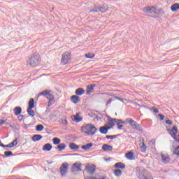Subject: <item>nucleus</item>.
Segmentation results:
<instances>
[{
    "mask_svg": "<svg viewBox=\"0 0 179 179\" xmlns=\"http://www.w3.org/2000/svg\"><path fill=\"white\" fill-rule=\"evenodd\" d=\"M41 63V57L40 56V53L34 52L33 53L27 62V64L30 65V66H38Z\"/></svg>",
    "mask_w": 179,
    "mask_h": 179,
    "instance_id": "1",
    "label": "nucleus"
},
{
    "mask_svg": "<svg viewBox=\"0 0 179 179\" xmlns=\"http://www.w3.org/2000/svg\"><path fill=\"white\" fill-rule=\"evenodd\" d=\"M81 131L89 136L90 135H94L97 132V128L92 124H88L81 127Z\"/></svg>",
    "mask_w": 179,
    "mask_h": 179,
    "instance_id": "2",
    "label": "nucleus"
},
{
    "mask_svg": "<svg viewBox=\"0 0 179 179\" xmlns=\"http://www.w3.org/2000/svg\"><path fill=\"white\" fill-rule=\"evenodd\" d=\"M125 122H127V124H130L133 129H136V131H143L142 126L138 124V122H136L135 120H132L131 118L126 119Z\"/></svg>",
    "mask_w": 179,
    "mask_h": 179,
    "instance_id": "3",
    "label": "nucleus"
},
{
    "mask_svg": "<svg viewBox=\"0 0 179 179\" xmlns=\"http://www.w3.org/2000/svg\"><path fill=\"white\" fill-rule=\"evenodd\" d=\"M71 59H72V55L69 52H65L62 56L61 63L62 65H66Z\"/></svg>",
    "mask_w": 179,
    "mask_h": 179,
    "instance_id": "4",
    "label": "nucleus"
},
{
    "mask_svg": "<svg viewBox=\"0 0 179 179\" xmlns=\"http://www.w3.org/2000/svg\"><path fill=\"white\" fill-rule=\"evenodd\" d=\"M33 108H34V99L33 98H31L28 103L27 108V113L29 115H30V117H34V115H36V113H34Z\"/></svg>",
    "mask_w": 179,
    "mask_h": 179,
    "instance_id": "5",
    "label": "nucleus"
},
{
    "mask_svg": "<svg viewBox=\"0 0 179 179\" xmlns=\"http://www.w3.org/2000/svg\"><path fill=\"white\" fill-rule=\"evenodd\" d=\"M168 131L174 141L179 142V132L177 126H173L171 130L168 129ZM177 134H178V135H177Z\"/></svg>",
    "mask_w": 179,
    "mask_h": 179,
    "instance_id": "6",
    "label": "nucleus"
},
{
    "mask_svg": "<svg viewBox=\"0 0 179 179\" xmlns=\"http://www.w3.org/2000/svg\"><path fill=\"white\" fill-rule=\"evenodd\" d=\"M69 169V164L67 162H64L62 164L59 171L62 177H65L66 176V173H68V170Z\"/></svg>",
    "mask_w": 179,
    "mask_h": 179,
    "instance_id": "7",
    "label": "nucleus"
},
{
    "mask_svg": "<svg viewBox=\"0 0 179 179\" xmlns=\"http://www.w3.org/2000/svg\"><path fill=\"white\" fill-rule=\"evenodd\" d=\"M85 171L92 176L96 172V166L94 164H86Z\"/></svg>",
    "mask_w": 179,
    "mask_h": 179,
    "instance_id": "8",
    "label": "nucleus"
},
{
    "mask_svg": "<svg viewBox=\"0 0 179 179\" xmlns=\"http://www.w3.org/2000/svg\"><path fill=\"white\" fill-rule=\"evenodd\" d=\"M52 91L51 90H45L42 92H41L38 97H40V96H45L46 97V99H48V100L50 101V100H55V98H54V95H52L51 94Z\"/></svg>",
    "mask_w": 179,
    "mask_h": 179,
    "instance_id": "9",
    "label": "nucleus"
},
{
    "mask_svg": "<svg viewBox=\"0 0 179 179\" xmlns=\"http://www.w3.org/2000/svg\"><path fill=\"white\" fill-rule=\"evenodd\" d=\"M78 171H82L81 162H76L71 166V173H78Z\"/></svg>",
    "mask_w": 179,
    "mask_h": 179,
    "instance_id": "10",
    "label": "nucleus"
},
{
    "mask_svg": "<svg viewBox=\"0 0 179 179\" xmlns=\"http://www.w3.org/2000/svg\"><path fill=\"white\" fill-rule=\"evenodd\" d=\"M108 10V6L103 4L101 7L98 8L96 10H92L90 12L94 13H97V12H101L102 13H106Z\"/></svg>",
    "mask_w": 179,
    "mask_h": 179,
    "instance_id": "11",
    "label": "nucleus"
},
{
    "mask_svg": "<svg viewBox=\"0 0 179 179\" xmlns=\"http://www.w3.org/2000/svg\"><path fill=\"white\" fill-rule=\"evenodd\" d=\"M157 8H156V7L155 6H147V7H145L144 9H143V12L145 13H154L155 15H156V13H157Z\"/></svg>",
    "mask_w": 179,
    "mask_h": 179,
    "instance_id": "12",
    "label": "nucleus"
},
{
    "mask_svg": "<svg viewBox=\"0 0 179 179\" xmlns=\"http://www.w3.org/2000/svg\"><path fill=\"white\" fill-rule=\"evenodd\" d=\"M71 120L75 122H82V121H83V117L80 113H77L75 115L71 116Z\"/></svg>",
    "mask_w": 179,
    "mask_h": 179,
    "instance_id": "13",
    "label": "nucleus"
},
{
    "mask_svg": "<svg viewBox=\"0 0 179 179\" xmlns=\"http://www.w3.org/2000/svg\"><path fill=\"white\" fill-rule=\"evenodd\" d=\"M161 157L162 163H164L165 164H167V163H170V156H169V154L162 153Z\"/></svg>",
    "mask_w": 179,
    "mask_h": 179,
    "instance_id": "14",
    "label": "nucleus"
},
{
    "mask_svg": "<svg viewBox=\"0 0 179 179\" xmlns=\"http://www.w3.org/2000/svg\"><path fill=\"white\" fill-rule=\"evenodd\" d=\"M108 129H111V127L108 125H105L99 128V132L101 134H106L107 132H108Z\"/></svg>",
    "mask_w": 179,
    "mask_h": 179,
    "instance_id": "15",
    "label": "nucleus"
},
{
    "mask_svg": "<svg viewBox=\"0 0 179 179\" xmlns=\"http://www.w3.org/2000/svg\"><path fill=\"white\" fill-rule=\"evenodd\" d=\"M16 145H17V140L15 139L12 143H10L6 145H5L1 143L0 146H1V148H13L14 146H16Z\"/></svg>",
    "mask_w": 179,
    "mask_h": 179,
    "instance_id": "16",
    "label": "nucleus"
},
{
    "mask_svg": "<svg viewBox=\"0 0 179 179\" xmlns=\"http://www.w3.org/2000/svg\"><path fill=\"white\" fill-rule=\"evenodd\" d=\"M140 146V150L141 152H142L143 153H146V145H145V140H142V143L139 144Z\"/></svg>",
    "mask_w": 179,
    "mask_h": 179,
    "instance_id": "17",
    "label": "nucleus"
},
{
    "mask_svg": "<svg viewBox=\"0 0 179 179\" xmlns=\"http://www.w3.org/2000/svg\"><path fill=\"white\" fill-rule=\"evenodd\" d=\"M71 100L74 104H78V102L80 101V98L78 95H73L71 96Z\"/></svg>",
    "mask_w": 179,
    "mask_h": 179,
    "instance_id": "18",
    "label": "nucleus"
},
{
    "mask_svg": "<svg viewBox=\"0 0 179 179\" xmlns=\"http://www.w3.org/2000/svg\"><path fill=\"white\" fill-rule=\"evenodd\" d=\"M94 85H90L87 86L86 92L87 94H90L93 93V90H94Z\"/></svg>",
    "mask_w": 179,
    "mask_h": 179,
    "instance_id": "19",
    "label": "nucleus"
},
{
    "mask_svg": "<svg viewBox=\"0 0 179 179\" xmlns=\"http://www.w3.org/2000/svg\"><path fill=\"white\" fill-rule=\"evenodd\" d=\"M102 150H103L104 152H111V150H113V146L107 144H103L102 145Z\"/></svg>",
    "mask_w": 179,
    "mask_h": 179,
    "instance_id": "20",
    "label": "nucleus"
},
{
    "mask_svg": "<svg viewBox=\"0 0 179 179\" xmlns=\"http://www.w3.org/2000/svg\"><path fill=\"white\" fill-rule=\"evenodd\" d=\"M114 167L115 169H121L122 170H124V169H125V164L122 162H117L115 164Z\"/></svg>",
    "mask_w": 179,
    "mask_h": 179,
    "instance_id": "21",
    "label": "nucleus"
},
{
    "mask_svg": "<svg viewBox=\"0 0 179 179\" xmlns=\"http://www.w3.org/2000/svg\"><path fill=\"white\" fill-rule=\"evenodd\" d=\"M51 149H52V145L50 143H46L43 147V150H44L45 152H50Z\"/></svg>",
    "mask_w": 179,
    "mask_h": 179,
    "instance_id": "22",
    "label": "nucleus"
},
{
    "mask_svg": "<svg viewBox=\"0 0 179 179\" xmlns=\"http://www.w3.org/2000/svg\"><path fill=\"white\" fill-rule=\"evenodd\" d=\"M125 157L128 159V160H134V152L132 151H129L125 154Z\"/></svg>",
    "mask_w": 179,
    "mask_h": 179,
    "instance_id": "23",
    "label": "nucleus"
},
{
    "mask_svg": "<svg viewBox=\"0 0 179 179\" xmlns=\"http://www.w3.org/2000/svg\"><path fill=\"white\" fill-rule=\"evenodd\" d=\"M76 96H82L83 94H85V89L83 88H78L76 90L75 92Z\"/></svg>",
    "mask_w": 179,
    "mask_h": 179,
    "instance_id": "24",
    "label": "nucleus"
},
{
    "mask_svg": "<svg viewBox=\"0 0 179 179\" xmlns=\"http://www.w3.org/2000/svg\"><path fill=\"white\" fill-rule=\"evenodd\" d=\"M14 114L15 115H20V114H22V107L17 106L14 108Z\"/></svg>",
    "mask_w": 179,
    "mask_h": 179,
    "instance_id": "25",
    "label": "nucleus"
},
{
    "mask_svg": "<svg viewBox=\"0 0 179 179\" xmlns=\"http://www.w3.org/2000/svg\"><path fill=\"white\" fill-rule=\"evenodd\" d=\"M41 139H43V136L40 134H36L32 137V141L34 142H37V141H41Z\"/></svg>",
    "mask_w": 179,
    "mask_h": 179,
    "instance_id": "26",
    "label": "nucleus"
},
{
    "mask_svg": "<svg viewBox=\"0 0 179 179\" xmlns=\"http://www.w3.org/2000/svg\"><path fill=\"white\" fill-rule=\"evenodd\" d=\"M171 10H172V12H176V10H179V3H176L172 5L171 7Z\"/></svg>",
    "mask_w": 179,
    "mask_h": 179,
    "instance_id": "27",
    "label": "nucleus"
},
{
    "mask_svg": "<svg viewBox=\"0 0 179 179\" xmlns=\"http://www.w3.org/2000/svg\"><path fill=\"white\" fill-rule=\"evenodd\" d=\"M93 143H87L85 145L81 146V149H83V150H88V149H90V148H92Z\"/></svg>",
    "mask_w": 179,
    "mask_h": 179,
    "instance_id": "28",
    "label": "nucleus"
},
{
    "mask_svg": "<svg viewBox=\"0 0 179 179\" xmlns=\"http://www.w3.org/2000/svg\"><path fill=\"white\" fill-rule=\"evenodd\" d=\"M113 174L115 177H121L122 176V171L120 169H116L113 171Z\"/></svg>",
    "mask_w": 179,
    "mask_h": 179,
    "instance_id": "29",
    "label": "nucleus"
},
{
    "mask_svg": "<svg viewBox=\"0 0 179 179\" xmlns=\"http://www.w3.org/2000/svg\"><path fill=\"white\" fill-rule=\"evenodd\" d=\"M115 122H117L116 119H112V118L108 119V125H110V127H114V125H115Z\"/></svg>",
    "mask_w": 179,
    "mask_h": 179,
    "instance_id": "30",
    "label": "nucleus"
},
{
    "mask_svg": "<svg viewBox=\"0 0 179 179\" xmlns=\"http://www.w3.org/2000/svg\"><path fill=\"white\" fill-rule=\"evenodd\" d=\"M69 148L72 150H78V149H79V146L78 145L75 144V143H71L69 145Z\"/></svg>",
    "mask_w": 179,
    "mask_h": 179,
    "instance_id": "31",
    "label": "nucleus"
},
{
    "mask_svg": "<svg viewBox=\"0 0 179 179\" xmlns=\"http://www.w3.org/2000/svg\"><path fill=\"white\" fill-rule=\"evenodd\" d=\"M65 148H66V145H65V143H61L57 146V149L61 152L62 150H64Z\"/></svg>",
    "mask_w": 179,
    "mask_h": 179,
    "instance_id": "32",
    "label": "nucleus"
},
{
    "mask_svg": "<svg viewBox=\"0 0 179 179\" xmlns=\"http://www.w3.org/2000/svg\"><path fill=\"white\" fill-rule=\"evenodd\" d=\"M53 143L54 145H59V143H61V139L58 138H54L52 139Z\"/></svg>",
    "mask_w": 179,
    "mask_h": 179,
    "instance_id": "33",
    "label": "nucleus"
},
{
    "mask_svg": "<svg viewBox=\"0 0 179 179\" xmlns=\"http://www.w3.org/2000/svg\"><path fill=\"white\" fill-rule=\"evenodd\" d=\"M149 145L151 146L152 149H153L156 147V142L155 141H150Z\"/></svg>",
    "mask_w": 179,
    "mask_h": 179,
    "instance_id": "34",
    "label": "nucleus"
},
{
    "mask_svg": "<svg viewBox=\"0 0 179 179\" xmlns=\"http://www.w3.org/2000/svg\"><path fill=\"white\" fill-rule=\"evenodd\" d=\"M96 55L94 53H87L85 55L86 58H90L92 59L93 57H94Z\"/></svg>",
    "mask_w": 179,
    "mask_h": 179,
    "instance_id": "35",
    "label": "nucleus"
},
{
    "mask_svg": "<svg viewBox=\"0 0 179 179\" xmlns=\"http://www.w3.org/2000/svg\"><path fill=\"white\" fill-rule=\"evenodd\" d=\"M43 129H44V126H43V124H38L36 126V131H43Z\"/></svg>",
    "mask_w": 179,
    "mask_h": 179,
    "instance_id": "36",
    "label": "nucleus"
},
{
    "mask_svg": "<svg viewBox=\"0 0 179 179\" xmlns=\"http://www.w3.org/2000/svg\"><path fill=\"white\" fill-rule=\"evenodd\" d=\"M13 152L11 151H6L4 152V155L6 156L7 157L9 156H12Z\"/></svg>",
    "mask_w": 179,
    "mask_h": 179,
    "instance_id": "37",
    "label": "nucleus"
},
{
    "mask_svg": "<svg viewBox=\"0 0 179 179\" xmlns=\"http://www.w3.org/2000/svg\"><path fill=\"white\" fill-rule=\"evenodd\" d=\"M106 139H115V138H117V136L115 135H112V136H106Z\"/></svg>",
    "mask_w": 179,
    "mask_h": 179,
    "instance_id": "38",
    "label": "nucleus"
},
{
    "mask_svg": "<svg viewBox=\"0 0 179 179\" xmlns=\"http://www.w3.org/2000/svg\"><path fill=\"white\" fill-rule=\"evenodd\" d=\"M117 127L118 129H122V128H124V125L121 124V122H117Z\"/></svg>",
    "mask_w": 179,
    "mask_h": 179,
    "instance_id": "39",
    "label": "nucleus"
},
{
    "mask_svg": "<svg viewBox=\"0 0 179 179\" xmlns=\"http://www.w3.org/2000/svg\"><path fill=\"white\" fill-rule=\"evenodd\" d=\"M54 103H55V100L49 101V102L48 103V107H50L52 104H54Z\"/></svg>",
    "mask_w": 179,
    "mask_h": 179,
    "instance_id": "40",
    "label": "nucleus"
},
{
    "mask_svg": "<svg viewBox=\"0 0 179 179\" xmlns=\"http://www.w3.org/2000/svg\"><path fill=\"white\" fill-rule=\"evenodd\" d=\"M158 116L159 117L161 121H163V120H164V115L162 114H158Z\"/></svg>",
    "mask_w": 179,
    "mask_h": 179,
    "instance_id": "41",
    "label": "nucleus"
},
{
    "mask_svg": "<svg viewBox=\"0 0 179 179\" xmlns=\"http://www.w3.org/2000/svg\"><path fill=\"white\" fill-rule=\"evenodd\" d=\"M166 124H168V125H171L173 124V122L171 120H168L166 121Z\"/></svg>",
    "mask_w": 179,
    "mask_h": 179,
    "instance_id": "42",
    "label": "nucleus"
},
{
    "mask_svg": "<svg viewBox=\"0 0 179 179\" xmlns=\"http://www.w3.org/2000/svg\"><path fill=\"white\" fill-rule=\"evenodd\" d=\"M118 122H120V124H125L126 122H122V120H117L116 123L118 124Z\"/></svg>",
    "mask_w": 179,
    "mask_h": 179,
    "instance_id": "43",
    "label": "nucleus"
},
{
    "mask_svg": "<svg viewBox=\"0 0 179 179\" xmlns=\"http://www.w3.org/2000/svg\"><path fill=\"white\" fill-rule=\"evenodd\" d=\"M153 111L157 114V113H159V109L153 108Z\"/></svg>",
    "mask_w": 179,
    "mask_h": 179,
    "instance_id": "44",
    "label": "nucleus"
},
{
    "mask_svg": "<svg viewBox=\"0 0 179 179\" xmlns=\"http://www.w3.org/2000/svg\"><path fill=\"white\" fill-rule=\"evenodd\" d=\"M18 119L20 120V121H22V120H23V115H19Z\"/></svg>",
    "mask_w": 179,
    "mask_h": 179,
    "instance_id": "45",
    "label": "nucleus"
},
{
    "mask_svg": "<svg viewBox=\"0 0 179 179\" xmlns=\"http://www.w3.org/2000/svg\"><path fill=\"white\" fill-rule=\"evenodd\" d=\"M5 124V120H0V124L3 125Z\"/></svg>",
    "mask_w": 179,
    "mask_h": 179,
    "instance_id": "46",
    "label": "nucleus"
},
{
    "mask_svg": "<svg viewBox=\"0 0 179 179\" xmlns=\"http://www.w3.org/2000/svg\"><path fill=\"white\" fill-rule=\"evenodd\" d=\"M111 101H113V100H112V99H109V100L107 101L106 104H107V105L110 104V103H111Z\"/></svg>",
    "mask_w": 179,
    "mask_h": 179,
    "instance_id": "47",
    "label": "nucleus"
},
{
    "mask_svg": "<svg viewBox=\"0 0 179 179\" xmlns=\"http://www.w3.org/2000/svg\"><path fill=\"white\" fill-rule=\"evenodd\" d=\"M64 123L66 124V125H67V124H68V120L64 119Z\"/></svg>",
    "mask_w": 179,
    "mask_h": 179,
    "instance_id": "48",
    "label": "nucleus"
},
{
    "mask_svg": "<svg viewBox=\"0 0 179 179\" xmlns=\"http://www.w3.org/2000/svg\"><path fill=\"white\" fill-rule=\"evenodd\" d=\"M0 143H1V141H0Z\"/></svg>",
    "mask_w": 179,
    "mask_h": 179,
    "instance_id": "49",
    "label": "nucleus"
}]
</instances>
